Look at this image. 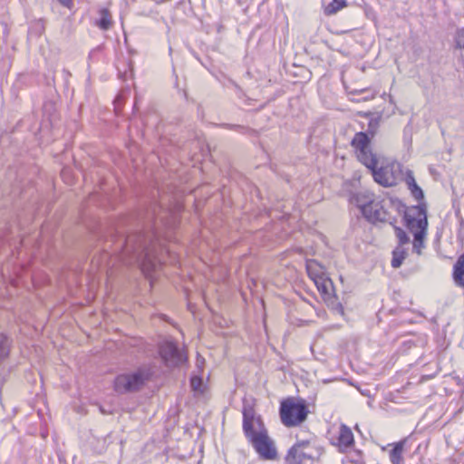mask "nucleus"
I'll use <instances>...</instances> for the list:
<instances>
[{"label": "nucleus", "mask_w": 464, "mask_h": 464, "mask_svg": "<svg viewBox=\"0 0 464 464\" xmlns=\"http://www.w3.org/2000/svg\"><path fill=\"white\" fill-rule=\"evenodd\" d=\"M157 207L147 214L143 228L140 231L128 235L126 237L111 235L114 245L113 253L118 256L120 261L127 266L137 264L146 277L161 264L160 252L162 246L155 226Z\"/></svg>", "instance_id": "nucleus-1"}, {"label": "nucleus", "mask_w": 464, "mask_h": 464, "mask_svg": "<svg viewBox=\"0 0 464 464\" xmlns=\"http://www.w3.org/2000/svg\"><path fill=\"white\" fill-rule=\"evenodd\" d=\"M351 145L355 150L358 160L371 170L375 182L390 188L403 180L405 173L400 162L392 161L378 168L379 157L370 148V140L365 133H355Z\"/></svg>", "instance_id": "nucleus-2"}, {"label": "nucleus", "mask_w": 464, "mask_h": 464, "mask_svg": "<svg viewBox=\"0 0 464 464\" xmlns=\"http://www.w3.org/2000/svg\"><path fill=\"white\" fill-rule=\"evenodd\" d=\"M412 209L416 217L405 214L404 220L406 227L413 235L412 249L420 255L421 249L425 247L424 239L428 229L427 208L425 204H420L412 207Z\"/></svg>", "instance_id": "nucleus-3"}, {"label": "nucleus", "mask_w": 464, "mask_h": 464, "mask_svg": "<svg viewBox=\"0 0 464 464\" xmlns=\"http://www.w3.org/2000/svg\"><path fill=\"white\" fill-rule=\"evenodd\" d=\"M309 413L304 399L287 398L281 401L279 414L282 423L288 428L303 423Z\"/></svg>", "instance_id": "nucleus-4"}, {"label": "nucleus", "mask_w": 464, "mask_h": 464, "mask_svg": "<svg viewBox=\"0 0 464 464\" xmlns=\"http://www.w3.org/2000/svg\"><path fill=\"white\" fill-rule=\"evenodd\" d=\"M150 377V372L145 368L118 375L113 382L116 392L124 394L140 390Z\"/></svg>", "instance_id": "nucleus-5"}, {"label": "nucleus", "mask_w": 464, "mask_h": 464, "mask_svg": "<svg viewBox=\"0 0 464 464\" xmlns=\"http://www.w3.org/2000/svg\"><path fill=\"white\" fill-rule=\"evenodd\" d=\"M323 452V448L308 440H298L288 450L285 459L290 464H304L305 460H318Z\"/></svg>", "instance_id": "nucleus-6"}, {"label": "nucleus", "mask_w": 464, "mask_h": 464, "mask_svg": "<svg viewBox=\"0 0 464 464\" xmlns=\"http://www.w3.org/2000/svg\"><path fill=\"white\" fill-rule=\"evenodd\" d=\"M243 421L242 430L243 433L250 443L256 439V436L263 430H267L261 416L256 415L253 407L244 405L242 410Z\"/></svg>", "instance_id": "nucleus-7"}, {"label": "nucleus", "mask_w": 464, "mask_h": 464, "mask_svg": "<svg viewBox=\"0 0 464 464\" xmlns=\"http://www.w3.org/2000/svg\"><path fill=\"white\" fill-rule=\"evenodd\" d=\"M159 353L163 363L169 368L181 365L187 361L186 354L173 341H164L159 346Z\"/></svg>", "instance_id": "nucleus-8"}, {"label": "nucleus", "mask_w": 464, "mask_h": 464, "mask_svg": "<svg viewBox=\"0 0 464 464\" xmlns=\"http://www.w3.org/2000/svg\"><path fill=\"white\" fill-rule=\"evenodd\" d=\"M260 459L265 460H273L277 457V450L274 441L268 436L267 430L261 431L256 439L250 442Z\"/></svg>", "instance_id": "nucleus-9"}, {"label": "nucleus", "mask_w": 464, "mask_h": 464, "mask_svg": "<svg viewBox=\"0 0 464 464\" xmlns=\"http://www.w3.org/2000/svg\"><path fill=\"white\" fill-rule=\"evenodd\" d=\"M362 216L367 221L372 224L377 222H389L390 224H392V222L396 220L395 218H392V221L391 220L392 218L384 207V201L377 197L373 201H372L368 208L365 209Z\"/></svg>", "instance_id": "nucleus-10"}, {"label": "nucleus", "mask_w": 464, "mask_h": 464, "mask_svg": "<svg viewBox=\"0 0 464 464\" xmlns=\"http://www.w3.org/2000/svg\"><path fill=\"white\" fill-rule=\"evenodd\" d=\"M402 181H404L406 183L407 188L411 192V195L419 202L418 205H420V204L426 205L425 202H422L424 200V192H423L422 188L417 184L412 170H411V169L406 170L405 176H404V179Z\"/></svg>", "instance_id": "nucleus-11"}, {"label": "nucleus", "mask_w": 464, "mask_h": 464, "mask_svg": "<svg viewBox=\"0 0 464 464\" xmlns=\"http://www.w3.org/2000/svg\"><path fill=\"white\" fill-rule=\"evenodd\" d=\"M375 198L374 194L368 191L357 192L351 197V202L353 203L362 214Z\"/></svg>", "instance_id": "nucleus-12"}, {"label": "nucleus", "mask_w": 464, "mask_h": 464, "mask_svg": "<svg viewBox=\"0 0 464 464\" xmlns=\"http://www.w3.org/2000/svg\"><path fill=\"white\" fill-rule=\"evenodd\" d=\"M338 447L341 450H345L354 443L353 434L351 429L345 424L340 426L339 435L337 438Z\"/></svg>", "instance_id": "nucleus-13"}, {"label": "nucleus", "mask_w": 464, "mask_h": 464, "mask_svg": "<svg viewBox=\"0 0 464 464\" xmlns=\"http://www.w3.org/2000/svg\"><path fill=\"white\" fill-rule=\"evenodd\" d=\"M453 279L457 285L464 287V253L458 257L453 266Z\"/></svg>", "instance_id": "nucleus-14"}, {"label": "nucleus", "mask_w": 464, "mask_h": 464, "mask_svg": "<svg viewBox=\"0 0 464 464\" xmlns=\"http://www.w3.org/2000/svg\"><path fill=\"white\" fill-rule=\"evenodd\" d=\"M96 25L102 29H107L113 25L112 15L107 7H101L98 10V18L96 19Z\"/></svg>", "instance_id": "nucleus-15"}, {"label": "nucleus", "mask_w": 464, "mask_h": 464, "mask_svg": "<svg viewBox=\"0 0 464 464\" xmlns=\"http://www.w3.org/2000/svg\"><path fill=\"white\" fill-rule=\"evenodd\" d=\"M406 439L401 440L392 444V449L390 450L389 459L392 464H403L402 463V451Z\"/></svg>", "instance_id": "nucleus-16"}, {"label": "nucleus", "mask_w": 464, "mask_h": 464, "mask_svg": "<svg viewBox=\"0 0 464 464\" xmlns=\"http://www.w3.org/2000/svg\"><path fill=\"white\" fill-rule=\"evenodd\" d=\"M406 256L407 250L401 246H397L392 251V258L391 261L392 266L393 268H399L402 265Z\"/></svg>", "instance_id": "nucleus-17"}, {"label": "nucleus", "mask_w": 464, "mask_h": 464, "mask_svg": "<svg viewBox=\"0 0 464 464\" xmlns=\"http://www.w3.org/2000/svg\"><path fill=\"white\" fill-rule=\"evenodd\" d=\"M306 270L309 276L314 281L315 279L322 278L320 274H323V267L316 260L306 261Z\"/></svg>", "instance_id": "nucleus-18"}, {"label": "nucleus", "mask_w": 464, "mask_h": 464, "mask_svg": "<svg viewBox=\"0 0 464 464\" xmlns=\"http://www.w3.org/2000/svg\"><path fill=\"white\" fill-rule=\"evenodd\" d=\"M347 5L346 0H333L324 8V13L326 15H332L336 14Z\"/></svg>", "instance_id": "nucleus-19"}, {"label": "nucleus", "mask_w": 464, "mask_h": 464, "mask_svg": "<svg viewBox=\"0 0 464 464\" xmlns=\"http://www.w3.org/2000/svg\"><path fill=\"white\" fill-rule=\"evenodd\" d=\"M314 283H315L319 292H321L324 295H330L331 290L333 289V283L330 279H324V278L315 279L314 278Z\"/></svg>", "instance_id": "nucleus-20"}, {"label": "nucleus", "mask_w": 464, "mask_h": 464, "mask_svg": "<svg viewBox=\"0 0 464 464\" xmlns=\"http://www.w3.org/2000/svg\"><path fill=\"white\" fill-rule=\"evenodd\" d=\"M190 387L196 394H203L204 392V382L203 378L200 375H192L190 377Z\"/></svg>", "instance_id": "nucleus-21"}, {"label": "nucleus", "mask_w": 464, "mask_h": 464, "mask_svg": "<svg viewBox=\"0 0 464 464\" xmlns=\"http://www.w3.org/2000/svg\"><path fill=\"white\" fill-rule=\"evenodd\" d=\"M379 126H380V117L371 118L368 122V128H367L366 131H362V132L365 133L369 137V140H371V139L376 134V132L379 129Z\"/></svg>", "instance_id": "nucleus-22"}, {"label": "nucleus", "mask_w": 464, "mask_h": 464, "mask_svg": "<svg viewBox=\"0 0 464 464\" xmlns=\"http://www.w3.org/2000/svg\"><path fill=\"white\" fill-rule=\"evenodd\" d=\"M10 342L8 337L0 334V361L4 360L9 354Z\"/></svg>", "instance_id": "nucleus-23"}, {"label": "nucleus", "mask_w": 464, "mask_h": 464, "mask_svg": "<svg viewBox=\"0 0 464 464\" xmlns=\"http://www.w3.org/2000/svg\"><path fill=\"white\" fill-rule=\"evenodd\" d=\"M393 227H394L395 235L399 241L398 246H403V245L408 244L410 242V237L407 235V233L400 227L393 225Z\"/></svg>", "instance_id": "nucleus-24"}, {"label": "nucleus", "mask_w": 464, "mask_h": 464, "mask_svg": "<svg viewBox=\"0 0 464 464\" xmlns=\"http://www.w3.org/2000/svg\"><path fill=\"white\" fill-rule=\"evenodd\" d=\"M220 126L224 127V128H227V129L233 130H236V131L240 132L242 134H249V133L254 132L253 130L248 129V128H246L245 126H242V125L222 123V124H220Z\"/></svg>", "instance_id": "nucleus-25"}, {"label": "nucleus", "mask_w": 464, "mask_h": 464, "mask_svg": "<svg viewBox=\"0 0 464 464\" xmlns=\"http://www.w3.org/2000/svg\"><path fill=\"white\" fill-rule=\"evenodd\" d=\"M454 41L456 48L464 49V31H456Z\"/></svg>", "instance_id": "nucleus-26"}, {"label": "nucleus", "mask_w": 464, "mask_h": 464, "mask_svg": "<svg viewBox=\"0 0 464 464\" xmlns=\"http://www.w3.org/2000/svg\"><path fill=\"white\" fill-rule=\"evenodd\" d=\"M99 411L103 415L112 414V410L106 409L104 406L99 405Z\"/></svg>", "instance_id": "nucleus-27"}, {"label": "nucleus", "mask_w": 464, "mask_h": 464, "mask_svg": "<svg viewBox=\"0 0 464 464\" xmlns=\"http://www.w3.org/2000/svg\"><path fill=\"white\" fill-rule=\"evenodd\" d=\"M63 5L72 8L73 5L72 0H58Z\"/></svg>", "instance_id": "nucleus-28"}, {"label": "nucleus", "mask_w": 464, "mask_h": 464, "mask_svg": "<svg viewBox=\"0 0 464 464\" xmlns=\"http://www.w3.org/2000/svg\"><path fill=\"white\" fill-rule=\"evenodd\" d=\"M121 102V96L118 95L114 100L115 111H118V104Z\"/></svg>", "instance_id": "nucleus-29"}, {"label": "nucleus", "mask_w": 464, "mask_h": 464, "mask_svg": "<svg viewBox=\"0 0 464 464\" xmlns=\"http://www.w3.org/2000/svg\"><path fill=\"white\" fill-rule=\"evenodd\" d=\"M10 282H11V284H12L14 286H17V285H18V277H17V278H13V277H11V278H10Z\"/></svg>", "instance_id": "nucleus-30"}, {"label": "nucleus", "mask_w": 464, "mask_h": 464, "mask_svg": "<svg viewBox=\"0 0 464 464\" xmlns=\"http://www.w3.org/2000/svg\"><path fill=\"white\" fill-rule=\"evenodd\" d=\"M123 32V35H124V41L125 43L127 42V34H126V31H122Z\"/></svg>", "instance_id": "nucleus-31"}, {"label": "nucleus", "mask_w": 464, "mask_h": 464, "mask_svg": "<svg viewBox=\"0 0 464 464\" xmlns=\"http://www.w3.org/2000/svg\"><path fill=\"white\" fill-rule=\"evenodd\" d=\"M137 102H138V101L136 100V102H135V103H134V108H136V106H137Z\"/></svg>", "instance_id": "nucleus-32"}, {"label": "nucleus", "mask_w": 464, "mask_h": 464, "mask_svg": "<svg viewBox=\"0 0 464 464\" xmlns=\"http://www.w3.org/2000/svg\"><path fill=\"white\" fill-rule=\"evenodd\" d=\"M344 32H345V31H343V30H341V31H340V33H344ZM337 33H339V31H337Z\"/></svg>", "instance_id": "nucleus-33"}]
</instances>
